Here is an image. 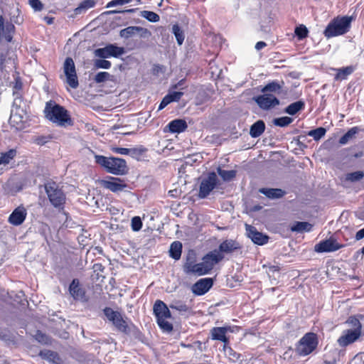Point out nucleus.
I'll use <instances>...</instances> for the list:
<instances>
[{"label": "nucleus", "instance_id": "f257e3e1", "mask_svg": "<svg viewBox=\"0 0 364 364\" xmlns=\"http://www.w3.org/2000/svg\"><path fill=\"white\" fill-rule=\"evenodd\" d=\"M43 113L48 120L59 126L66 127L73 124L68 110L54 100L46 102Z\"/></svg>", "mask_w": 364, "mask_h": 364}, {"label": "nucleus", "instance_id": "f03ea898", "mask_svg": "<svg viewBox=\"0 0 364 364\" xmlns=\"http://www.w3.org/2000/svg\"><path fill=\"white\" fill-rule=\"evenodd\" d=\"M352 20L353 18L348 16L334 17L324 29V36L329 39L346 34L350 28Z\"/></svg>", "mask_w": 364, "mask_h": 364}, {"label": "nucleus", "instance_id": "7ed1b4c3", "mask_svg": "<svg viewBox=\"0 0 364 364\" xmlns=\"http://www.w3.org/2000/svg\"><path fill=\"white\" fill-rule=\"evenodd\" d=\"M318 343V336L314 332H307L296 343L295 352L301 357L309 355L316 350Z\"/></svg>", "mask_w": 364, "mask_h": 364}, {"label": "nucleus", "instance_id": "20e7f679", "mask_svg": "<svg viewBox=\"0 0 364 364\" xmlns=\"http://www.w3.org/2000/svg\"><path fill=\"white\" fill-rule=\"evenodd\" d=\"M44 189L52 206L58 210L65 208L66 196L55 181H48L44 184Z\"/></svg>", "mask_w": 364, "mask_h": 364}, {"label": "nucleus", "instance_id": "39448f33", "mask_svg": "<svg viewBox=\"0 0 364 364\" xmlns=\"http://www.w3.org/2000/svg\"><path fill=\"white\" fill-rule=\"evenodd\" d=\"M103 313L118 331L127 335L131 333V326L134 325L127 317L124 318L120 312L110 307H105Z\"/></svg>", "mask_w": 364, "mask_h": 364}, {"label": "nucleus", "instance_id": "423d86ee", "mask_svg": "<svg viewBox=\"0 0 364 364\" xmlns=\"http://www.w3.org/2000/svg\"><path fill=\"white\" fill-rule=\"evenodd\" d=\"M218 183L219 180L216 173L214 171L209 172L200 183L198 198L201 199L207 198L211 191L217 187Z\"/></svg>", "mask_w": 364, "mask_h": 364}, {"label": "nucleus", "instance_id": "0eeeda50", "mask_svg": "<svg viewBox=\"0 0 364 364\" xmlns=\"http://www.w3.org/2000/svg\"><path fill=\"white\" fill-rule=\"evenodd\" d=\"M63 68L66 83L73 89L77 88L79 86V80L75 65L72 58L67 57L65 58Z\"/></svg>", "mask_w": 364, "mask_h": 364}, {"label": "nucleus", "instance_id": "6e6552de", "mask_svg": "<svg viewBox=\"0 0 364 364\" xmlns=\"http://www.w3.org/2000/svg\"><path fill=\"white\" fill-rule=\"evenodd\" d=\"M68 291L72 298L76 301L87 303L90 300L87 291L78 279H73L70 282Z\"/></svg>", "mask_w": 364, "mask_h": 364}, {"label": "nucleus", "instance_id": "1a4fd4ad", "mask_svg": "<svg viewBox=\"0 0 364 364\" xmlns=\"http://www.w3.org/2000/svg\"><path fill=\"white\" fill-rule=\"evenodd\" d=\"M98 183L102 188L113 193L122 191L127 187V184L124 179L113 176H107L104 179L99 180Z\"/></svg>", "mask_w": 364, "mask_h": 364}, {"label": "nucleus", "instance_id": "9d476101", "mask_svg": "<svg viewBox=\"0 0 364 364\" xmlns=\"http://www.w3.org/2000/svg\"><path fill=\"white\" fill-rule=\"evenodd\" d=\"M124 53L123 47L117 46L114 44H109L104 48H97L95 50V54L100 58H107L110 57L119 58Z\"/></svg>", "mask_w": 364, "mask_h": 364}, {"label": "nucleus", "instance_id": "9b49d317", "mask_svg": "<svg viewBox=\"0 0 364 364\" xmlns=\"http://www.w3.org/2000/svg\"><path fill=\"white\" fill-rule=\"evenodd\" d=\"M106 171L114 175H124L128 171L127 162L123 159L109 157V166Z\"/></svg>", "mask_w": 364, "mask_h": 364}, {"label": "nucleus", "instance_id": "f8f14e48", "mask_svg": "<svg viewBox=\"0 0 364 364\" xmlns=\"http://www.w3.org/2000/svg\"><path fill=\"white\" fill-rule=\"evenodd\" d=\"M254 99L257 105L264 110H268L279 105V100L272 94L263 93Z\"/></svg>", "mask_w": 364, "mask_h": 364}, {"label": "nucleus", "instance_id": "ddd939ff", "mask_svg": "<svg viewBox=\"0 0 364 364\" xmlns=\"http://www.w3.org/2000/svg\"><path fill=\"white\" fill-rule=\"evenodd\" d=\"M344 245L339 244L333 237L320 241L317 243L314 250L317 252H331L340 250L343 247Z\"/></svg>", "mask_w": 364, "mask_h": 364}, {"label": "nucleus", "instance_id": "4468645a", "mask_svg": "<svg viewBox=\"0 0 364 364\" xmlns=\"http://www.w3.org/2000/svg\"><path fill=\"white\" fill-rule=\"evenodd\" d=\"M231 331L230 326L213 327L210 330V338L213 341H219L223 343V347L229 345L230 340L227 333Z\"/></svg>", "mask_w": 364, "mask_h": 364}, {"label": "nucleus", "instance_id": "2eb2a0df", "mask_svg": "<svg viewBox=\"0 0 364 364\" xmlns=\"http://www.w3.org/2000/svg\"><path fill=\"white\" fill-rule=\"evenodd\" d=\"M26 217V208L23 205H20L10 214L8 218V222L14 226H19L24 223Z\"/></svg>", "mask_w": 364, "mask_h": 364}, {"label": "nucleus", "instance_id": "dca6fc26", "mask_svg": "<svg viewBox=\"0 0 364 364\" xmlns=\"http://www.w3.org/2000/svg\"><path fill=\"white\" fill-rule=\"evenodd\" d=\"M360 336V333L352 329L344 330L341 336L338 338L337 343L340 347L345 348L355 342Z\"/></svg>", "mask_w": 364, "mask_h": 364}, {"label": "nucleus", "instance_id": "f3484780", "mask_svg": "<svg viewBox=\"0 0 364 364\" xmlns=\"http://www.w3.org/2000/svg\"><path fill=\"white\" fill-rule=\"evenodd\" d=\"M213 285L212 278H203L198 280L192 287V291L195 295L202 296L206 294Z\"/></svg>", "mask_w": 364, "mask_h": 364}, {"label": "nucleus", "instance_id": "a211bd4d", "mask_svg": "<svg viewBox=\"0 0 364 364\" xmlns=\"http://www.w3.org/2000/svg\"><path fill=\"white\" fill-rule=\"evenodd\" d=\"M247 237L256 245H263L268 242L269 237L260 232H258L254 226L246 225Z\"/></svg>", "mask_w": 364, "mask_h": 364}, {"label": "nucleus", "instance_id": "6ab92c4d", "mask_svg": "<svg viewBox=\"0 0 364 364\" xmlns=\"http://www.w3.org/2000/svg\"><path fill=\"white\" fill-rule=\"evenodd\" d=\"M224 259V255L219 252L217 250H213L205 255L202 259L205 264L211 271L214 266Z\"/></svg>", "mask_w": 364, "mask_h": 364}, {"label": "nucleus", "instance_id": "aec40b11", "mask_svg": "<svg viewBox=\"0 0 364 364\" xmlns=\"http://www.w3.org/2000/svg\"><path fill=\"white\" fill-rule=\"evenodd\" d=\"M153 311L156 319L170 318L171 317V312L166 304L161 300H156L155 301Z\"/></svg>", "mask_w": 364, "mask_h": 364}, {"label": "nucleus", "instance_id": "412c9836", "mask_svg": "<svg viewBox=\"0 0 364 364\" xmlns=\"http://www.w3.org/2000/svg\"><path fill=\"white\" fill-rule=\"evenodd\" d=\"M240 249H241V245L237 241L235 240H225L220 244L218 251L223 255L224 253L230 254Z\"/></svg>", "mask_w": 364, "mask_h": 364}, {"label": "nucleus", "instance_id": "4be33fe9", "mask_svg": "<svg viewBox=\"0 0 364 364\" xmlns=\"http://www.w3.org/2000/svg\"><path fill=\"white\" fill-rule=\"evenodd\" d=\"M186 267L188 272L198 276L207 274L210 272L203 260L199 263L189 262Z\"/></svg>", "mask_w": 364, "mask_h": 364}, {"label": "nucleus", "instance_id": "5701e85b", "mask_svg": "<svg viewBox=\"0 0 364 364\" xmlns=\"http://www.w3.org/2000/svg\"><path fill=\"white\" fill-rule=\"evenodd\" d=\"M183 95V92H170L162 99L159 106V110L163 109L173 102H178Z\"/></svg>", "mask_w": 364, "mask_h": 364}, {"label": "nucleus", "instance_id": "b1692460", "mask_svg": "<svg viewBox=\"0 0 364 364\" xmlns=\"http://www.w3.org/2000/svg\"><path fill=\"white\" fill-rule=\"evenodd\" d=\"M167 127L171 133H181L187 129L188 125L184 119H177L171 121Z\"/></svg>", "mask_w": 364, "mask_h": 364}, {"label": "nucleus", "instance_id": "393cba45", "mask_svg": "<svg viewBox=\"0 0 364 364\" xmlns=\"http://www.w3.org/2000/svg\"><path fill=\"white\" fill-rule=\"evenodd\" d=\"M12 90L14 100H19L21 101L23 99V82L19 76L14 78V81L12 85Z\"/></svg>", "mask_w": 364, "mask_h": 364}, {"label": "nucleus", "instance_id": "a878e982", "mask_svg": "<svg viewBox=\"0 0 364 364\" xmlns=\"http://www.w3.org/2000/svg\"><path fill=\"white\" fill-rule=\"evenodd\" d=\"M259 192L271 199L280 198L285 194V192L280 188H262L259 189Z\"/></svg>", "mask_w": 364, "mask_h": 364}, {"label": "nucleus", "instance_id": "bb28decb", "mask_svg": "<svg viewBox=\"0 0 364 364\" xmlns=\"http://www.w3.org/2000/svg\"><path fill=\"white\" fill-rule=\"evenodd\" d=\"M337 71L336 74L334 76L335 81H341L346 80L348 76L351 75L354 71L353 66H347L341 68L336 69Z\"/></svg>", "mask_w": 364, "mask_h": 364}, {"label": "nucleus", "instance_id": "cd10ccee", "mask_svg": "<svg viewBox=\"0 0 364 364\" xmlns=\"http://www.w3.org/2000/svg\"><path fill=\"white\" fill-rule=\"evenodd\" d=\"M264 130V122L262 120H258L251 126L250 134L252 137L257 138L262 135Z\"/></svg>", "mask_w": 364, "mask_h": 364}, {"label": "nucleus", "instance_id": "c85d7f7f", "mask_svg": "<svg viewBox=\"0 0 364 364\" xmlns=\"http://www.w3.org/2000/svg\"><path fill=\"white\" fill-rule=\"evenodd\" d=\"M313 228V225L308 222H295L291 227V232H311Z\"/></svg>", "mask_w": 364, "mask_h": 364}, {"label": "nucleus", "instance_id": "c756f323", "mask_svg": "<svg viewBox=\"0 0 364 364\" xmlns=\"http://www.w3.org/2000/svg\"><path fill=\"white\" fill-rule=\"evenodd\" d=\"M39 355L46 360H48L53 363H58L60 360V358L57 352L50 350H41Z\"/></svg>", "mask_w": 364, "mask_h": 364}, {"label": "nucleus", "instance_id": "7c9ffc66", "mask_svg": "<svg viewBox=\"0 0 364 364\" xmlns=\"http://www.w3.org/2000/svg\"><path fill=\"white\" fill-rule=\"evenodd\" d=\"M360 132L358 127H353L348 129V131L340 138L339 144L344 145L346 144L350 139L355 137V135Z\"/></svg>", "mask_w": 364, "mask_h": 364}, {"label": "nucleus", "instance_id": "2f4dec72", "mask_svg": "<svg viewBox=\"0 0 364 364\" xmlns=\"http://www.w3.org/2000/svg\"><path fill=\"white\" fill-rule=\"evenodd\" d=\"M304 107L305 103L301 100H299L288 105L285 108V112L290 115H294L298 112L303 109Z\"/></svg>", "mask_w": 364, "mask_h": 364}, {"label": "nucleus", "instance_id": "473e14b6", "mask_svg": "<svg viewBox=\"0 0 364 364\" xmlns=\"http://www.w3.org/2000/svg\"><path fill=\"white\" fill-rule=\"evenodd\" d=\"M182 252V244L179 241H175L171 245L170 256L178 260L180 259Z\"/></svg>", "mask_w": 364, "mask_h": 364}, {"label": "nucleus", "instance_id": "72a5a7b5", "mask_svg": "<svg viewBox=\"0 0 364 364\" xmlns=\"http://www.w3.org/2000/svg\"><path fill=\"white\" fill-rule=\"evenodd\" d=\"M16 153L17 151L15 149H11L6 152L1 153L0 156V165H8L16 156Z\"/></svg>", "mask_w": 364, "mask_h": 364}, {"label": "nucleus", "instance_id": "f704fd0d", "mask_svg": "<svg viewBox=\"0 0 364 364\" xmlns=\"http://www.w3.org/2000/svg\"><path fill=\"white\" fill-rule=\"evenodd\" d=\"M218 173L223 178L224 181H230L233 180L237 175V171L235 170H223L221 168H218Z\"/></svg>", "mask_w": 364, "mask_h": 364}, {"label": "nucleus", "instance_id": "c9c22d12", "mask_svg": "<svg viewBox=\"0 0 364 364\" xmlns=\"http://www.w3.org/2000/svg\"><path fill=\"white\" fill-rule=\"evenodd\" d=\"M142 30H143V28L141 27L129 26L127 28H125L121 30L119 34H120V36H122L123 38H129L131 36H132L133 35H134L135 33H136Z\"/></svg>", "mask_w": 364, "mask_h": 364}, {"label": "nucleus", "instance_id": "e433bc0d", "mask_svg": "<svg viewBox=\"0 0 364 364\" xmlns=\"http://www.w3.org/2000/svg\"><path fill=\"white\" fill-rule=\"evenodd\" d=\"M172 32L176 38L178 44L179 46L182 45L184 41L185 36L181 28L177 23L174 24L172 27Z\"/></svg>", "mask_w": 364, "mask_h": 364}, {"label": "nucleus", "instance_id": "4c0bfd02", "mask_svg": "<svg viewBox=\"0 0 364 364\" xmlns=\"http://www.w3.org/2000/svg\"><path fill=\"white\" fill-rule=\"evenodd\" d=\"M294 33L299 40H303L308 37L309 30L304 24H300L294 29Z\"/></svg>", "mask_w": 364, "mask_h": 364}, {"label": "nucleus", "instance_id": "58836bf2", "mask_svg": "<svg viewBox=\"0 0 364 364\" xmlns=\"http://www.w3.org/2000/svg\"><path fill=\"white\" fill-rule=\"evenodd\" d=\"M364 177V173L361 171H356L346 174L345 180L350 182H356L360 181Z\"/></svg>", "mask_w": 364, "mask_h": 364}, {"label": "nucleus", "instance_id": "ea45409f", "mask_svg": "<svg viewBox=\"0 0 364 364\" xmlns=\"http://www.w3.org/2000/svg\"><path fill=\"white\" fill-rule=\"evenodd\" d=\"M326 129L324 127H318L312 129L308 132V135L314 138L315 141H318L325 136Z\"/></svg>", "mask_w": 364, "mask_h": 364}, {"label": "nucleus", "instance_id": "a19ab883", "mask_svg": "<svg viewBox=\"0 0 364 364\" xmlns=\"http://www.w3.org/2000/svg\"><path fill=\"white\" fill-rule=\"evenodd\" d=\"M140 16L152 23L158 22L160 20L159 16L156 13L151 11H141Z\"/></svg>", "mask_w": 364, "mask_h": 364}, {"label": "nucleus", "instance_id": "79ce46f5", "mask_svg": "<svg viewBox=\"0 0 364 364\" xmlns=\"http://www.w3.org/2000/svg\"><path fill=\"white\" fill-rule=\"evenodd\" d=\"M282 88L281 85L276 81H272L266 85L262 89V93H267L268 92H276L280 90Z\"/></svg>", "mask_w": 364, "mask_h": 364}, {"label": "nucleus", "instance_id": "37998d69", "mask_svg": "<svg viewBox=\"0 0 364 364\" xmlns=\"http://www.w3.org/2000/svg\"><path fill=\"white\" fill-rule=\"evenodd\" d=\"M293 122V119L289 117H282L275 118L273 120V123L274 125L280 127H284L290 124Z\"/></svg>", "mask_w": 364, "mask_h": 364}, {"label": "nucleus", "instance_id": "c03bdc74", "mask_svg": "<svg viewBox=\"0 0 364 364\" xmlns=\"http://www.w3.org/2000/svg\"><path fill=\"white\" fill-rule=\"evenodd\" d=\"M35 339L42 344L48 345L51 343V338L41 331H37Z\"/></svg>", "mask_w": 364, "mask_h": 364}, {"label": "nucleus", "instance_id": "a18cd8bd", "mask_svg": "<svg viewBox=\"0 0 364 364\" xmlns=\"http://www.w3.org/2000/svg\"><path fill=\"white\" fill-rule=\"evenodd\" d=\"M130 155L132 158H134L137 160H139L140 158L144 155V154L147 151V149L144 147H139V148H132L129 149Z\"/></svg>", "mask_w": 364, "mask_h": 364}, {"label": "nucleus", "instance_id": "49530a36", "mask_svg": "<svg viewBox=\"0 0 364 364\" xmlns=\"http://www.w3.org/2000/svg\"><path fill=\"white\" fill-rule=\"evenodd\" d=\"M346 322L353 326V331L362 333V324L355 316H350Z\"/></svg>", "mask_w": 364, "mask_h": 364}, {"label": "nucleus", "instance_id": "de8ad7c7", "mask_svg": "<svg viewBox=\"0 0 364 364\" xmlns=\"http://www.w3.org/2000/svg\"><path fill=\"white\" fill-rule=\"evenodd\" d=\"M172 309H175L178 311L187 312L190 308L184 302L181 301H176L173 304L170 305Z\"/></svg>", "mask_w": 364, "mask_h": 364}, {"label": "nucleus", "instance_id": "09e8293b", "mask_svg": "<svg viewBox=\"0 0 364 364\" xmlns=\"http://www.w3.org/2000/svg\"><path fill=\"white\" fill-rule=\"evenodd\" d=\"M166 318L156 319L159 326L164 331L171 332L173 330V325L168 321H166Z\"/></svg>", "mask_w": 364, "mask_h": 364}, {"label": "nucleus", "instance_id": "8fccbe9b", "mask_svg": "<svg viewBox=\"0 0 364 364\" xmlns=\"http://www.w3.org/2000/svg\"><path fill=\"white\" fill-rule=\"evenodd\" d=\"M95 159L96 164L101 166L107 171V166H109V157H106L102 155H95Z\"/></svg>", "mask_w": 364, "mask_h": 364}, {"label": "nucleus", "instance_id": "3c124183", "mask_svg": "<svg viewBox=\"0 0 364 364\" xmlns=\"http://www.w3.org/2000/svg\"><path fill=\"white\" fill-rule=\"evenodd\" d=\"M95 5V0H84L82 1L80 6L76 9V11L81 10H87L94 7Z\"/></svg>", "mask_w": 364, "mask_h": 364}, {"label": "nucleus", "instance_id": "603ef678", "mask_svg": "<svg viewBox=\"0 0 364 364\" xmlns=\"http://www.w3.org/2000/svg\"><path fill=\"white\" fill-rule=\"evenodd\" d=\"M142 225H143L142 221H141L140 217L135 216V217L132 218L131 226H132V229L134 231L140 230L142 228Z\"/></svg>", "mask_w": 364, "mask_h": 364}, {"label": "nucleus", "instance_id": "864d4df0", "mask_svg": "<svg viewBox=\"0 0 364 364\" xmlns=\"http://www.w3.org/2000/svg\"><path fill=\"white\" fill-rule=\"evenodd\" d=\"M109 76L110 75L107 72H100L96 74L95 77V81L97 83L103 82L107 81Z\"/></svg>", "mask_w": 364, "mask_h": 364}, {"label": "nucleus", "instance_id": "5fc2aeb1", "mask_svg": "<svg viewBox=\"0 0 364 364\" xmlns=\"http://www.w3.org/2000/svg\"><path fill=\"white\" fill-rule=\"evenodd\" d=\"M95 65L99 68L109 69L111 68L112 64L110 61L105 60V58H102L96 60Z\"/></svg>", "mask_w": 364, "mask_h": 364}, {"label": "nucleus", "instance_id": "6e6d98bb", "mask_svg": "<svg viewBox=\"0 0 364 364\" xmlns=\"http://www.w3.org/2000/svg\"><path fill=\"white\" fill-rule=\"evenodd\" d=\"M29 4L35 10L40 11L43 9V5L40 0H28Z\"/></svg>", "mask_w": 364, "mask_h": 364}, {"label": "nucleus", "instance_id": "4d7b16f0", "mask_svg": "<svg viewBox=\"0 0 364 364\" xmlns=\"http://www.w3.org/2000/svg\"><path fill=\"white\" fill-rule=\"evenodd\" d=\"M132 1V0H112L107 4V7L109 8V7L115 6L117 5H123L125 4H129Z\"/></svg>", "mask_w": 364, "mask_h": 364}, {"label": "nucleus", "instance_id": "13d9d810", "mask_svg": "<svg viewBox=\"0 0 364 364\" xmlns=\"http://www.w3.org/2000/svg\"><path fill=\"white\" fill-rule=\"evenodd\" d=\"M112 151L116 154L122 155H129L130 153L129 149L122 147H114L112 148Z\"/></svg>", "mask_w": 364, "mask_h": 364}, {"label": "nucleus", "instance_id": "bf43d9fd", "mask_svg": "<svg viewBox=\"0 0 364 364\" xmlns=\"http://www.w3.org/2000/svg\"><path fill=\"white\" fill-rule=\"evenodd\" d=\"M280 270V267L278 265H270L269 266V273L274 274L278 272Z\"/></svg>", "mask_w": 364, "mask_h": 364}, {"label": "nucleus", "instance_id": "052dcab7", "mask_svg": "<svg viewBox=\"0 0 364 364\" xmlns=\"http://www.w3.org/2000/svg\"><path fill=\"white\" fill-rule=\"evenodd\" d=\"M267 46V43L264 41H259L255 45V49L259 50Z\"/></svg>", "mask_w": 364, "mask_h": 364}, {"label": "nucleus", "instance_id": "680f3d73", "mask_svg": "<svg viewBox=\"0 0 364 364\" xmlns=\"http://www.w3.org/2000/svg\"><path fill=\"white\" fill-rule=\"evenodd\" d=\"M93 269H94L95 272H97V271L103 272L105 269V267H103V265L102 264L97 263L93 265Z\"/></svg>", "mask_w": 364, "mask_h": 364}, {"label": "nucleus", "instance_id": "e2e57ef3", "mask_svg": "<svg viewBox=\"0 0 364 364\" xmlns=\"http://www.w3.org/2000/svg\"><path fill=\"white\" fill-rule=\"evenodd\" d=\"M355 237L357 240H360L364 237V228L356 232Z\"/></svg>", "mask_w": 364, "mask_h": 364}, {"label": "nucleus", "instance_id": "0e129e2a", "mask_svg": "<svg viewBox=\"0 0 364 364\" xmlns=\"http://www.w3.org/2000/svg\"><path fill=\"white\" fill-rule=\"evenodd\" d=\"M137 10V9H127L126 11H121L122 13H124V12H128V13H134ZM113 13H119L120 11H112Z\"/></svg>", "mask_w": 364, "mask_h": 364}, {"label": "nucleus", "instance_id": "69168bd1", "mask_svg": "<svg viewBox=\"0 0 364 364\" xmlns=\"http://www.w3.org/2000/svg\"><path fill=\"white\" fill-rule=\"evenodd\" d=\"M45 20L46 21L48 24H52L53 23V18L52 17H46Z\"/></svg>", "mask_w": 364, "mask_h": 364}, {"label": "nucleus", "instance_id": "338daca9", "mask_svg": "<svg viewBox=\"0 0 364 364\" xmlns=\"http://www.w3.org/2000/svg\"><path fill=\"white\" fill-rule=\"evenodd\" d=\"M363 153L362 151H359V152H358V153H355V154L353 155V156H354L355 158H360V157L363 156Z\"/></svg>", "mask_w": 364, "mask_h": 364}, {"label": "nucleus", "instance_id": "774afa93", "mask_svg": "<svg viewBox=\"0 0 364 364\" xmlns=\"http://www.w3.org/2000/svg\"><path fill=\"white\" fill-rule=\"evenodd\" d=\"M186 80L185 79H181V80H179L178 82H177V85L181 87L182 86L184 82H185Z\"/></svg>", "mask_w": 364, "mask_h": 364}]
</instances>
